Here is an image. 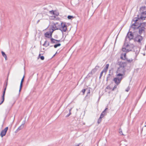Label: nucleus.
I'll list each match as a JSON object with an SVG mask.
<instances>
[{
	"instance_id": "f257e3e1",
	"label": "nucleus",
	"mask_w": 146,
	"mask_h": 146,
	"mask_svg": "<svg viewBox=\"0 0 146 146\" xmlns=\"http://www.w3.org/2000/svg\"><path fill=\"white\" fill-rule=\"evenodd\" d=\"M138 18H135L133 19V21H135L134 23L131 26V28L134 29H138L139 27V25L141 24L140 22L141 20L139 19V15H138Z\"/></svg>"
},
{
	"instance_id": "f03ea898",
	"label": "nucleus",
	"mask_w": 146,
	"mask_h": 146,
	"mask_svg": "<svg viewBox=\"0 0 146 146\" xmlns=\"http://www.w3.org/2000/svg\"><path fill=\"white\" fill-rule=\"evenodd\" d=\"M125 71L124 68H118L117 71V73H118L117 76H121V77H122L123 75H124Z\"/></svg>"
},
{
	"instance_id": "7ed1b4c3",
	"label": "nucleus",
	"mask_w": 146,
	"mask_h": 146,
	"mask_svg": "<svg viewBox=\"0 0 146 146\" xmlns=\"http://www.w3.org/2000/svg\"><path fill=\"white\" fill-rule=\"evenodd\" d=\"M146 26V23H143L140 24L139 25V27L138 28L139 30V33L141 35L143 32H144L145 27Z\"/></svg>"
},
{
	"instance_id": "20e7f679",
	"label": "nucleus",
	"mask_w": 146,
	"mask_h": 146,
	"mask_svg": "<svg viewBox=\"0 0 146 146\" xmlns=\"http://www.w3.org/2000/svg\"><path fill=\"white\" fill-rule=\"evenodd\" d=\"M59 29L62 32H66L67 30V26L64 23H62Z\"/></svg>"
},
{
	"instance_id": "39448f33",
	"label": "nucleus",
	"mask_w": 146,
	"mask_h": 146,
	"mask_svg": "<svg viewBox=\"0 0 146 146\" xmlns=\"http://www.w3.org/2000/svg\"><path fill=\"white\" fill-rule=\"evenodd\" d=\"M8 80V79L7 78V82H6V85H5V88L4 89V90L3 93V96L2 97V99H1L2 101L0 103V105H1L3 103V102L4 100L5 94V91H6V89L7 88V84H8V82H7Z\"/></svg>"
},
{
	"instance_id": "423d86ee",
	"label": "nucleus",
	"mask_w": 146,
	"mask_h": 146,
	"mask_svg": "<svg viewBox=\"0 0 146 146\" xmlns=\"http://www.w3.org/2000/svg\"><path fill=\"white\" fill-rule=\"evenodd\" d=\"M122 78V77H121L120 78H115L113 79V81L116 84V85H118L120 83L121 81Z\"/></svg>"
},
{
	"instance_id": "0eeeda50",
	"label": "nucleus",
	"mask_w": 146,
	"mask_h": 146,
	"mask_svg": "<svg viewBox=\"0 0 146 146\" xmlns=\"http://www.w3.org/2000/svg\"><path fill=\"white\" fill-rule=\"evenodd\" d=\"M125 45L126 48L123 47L122 48V50L123 52H127L130 51H131V49H129L128 48V46H130L128 44H127L126 45H125L126 44H125Z\"/></svg>"
},
{
	"instance_id": "6e6552de",
	"label": "nucleus",
	"mask_w": 146,
	"mask_h": 146,
	"mask_svg": "<svg viewBox=\"0 0 146 146\" xmlns=\"http://www.w3.org/2000/svg\"><path fill=\"white\" fill-rule=\"evenodd\" d=\"M8 129V127H7L4 130H2L0 133V135L2 137L5 136Z\"/></svg>"
},
{
	"instance_id": "1a4fd4ad",
	"label": "nucleus",
	"mask_w": 146,
	"mask_h": 146,
	"mask_svg": "<svg viewBox=\"0 0 146 146\" xmlns=\"http://www.w3.org/2000/svg\"><path fill=\"white\" fill-rule=\"evenodd\" d=\"M133 35L132 33L131 32H128L127 33L126 36V38H128L129 40H131L133 39Z\"/></svg>"
},
{
	"instance_id": "9d476101",
	"label": "nucleus",
	"mask_w": 146,
	"mask_h": 146,
	"mask_svg": "<svg viewBox=\"0 0 146 146\" xmlns=\"http://www.w3.org/2000/svg\"><path fill=\"white\" fill-rule=\"evenodd\" d=\"M143 37L140 35H138L136 37L135 40L139 42H140L143 40Z\"/></svg>"
},
{
	"instance_id": "9b49d317",
	"label": "nucleus",
	"mask_w": 146,
	"mask_h": 146,
	"mask_svg": "<svg viewBox=\"0 0 146 146\" xmlns=\"http://www.w3.org/2000/svg\"><path fill=\"white\" fill-rule=\"evenodd\" d=\"M119 68H124V67L127 65V63L125 62H119Z\"/></svg>"
},
{
	"instance_id": "f8f14e48",
	"label": "nucleus",
	"mask_w": 146,
	"mask_h": 146,
	"mask_svg": "<svg viewBox=\"0 0 146 146\" xmlns=\"http://www.w3.org/2000/svg\"><path fill=\"white\" fill-rule=\"evenodd\" d=\"M52 32H46L45 34V36L48 38H51L52 37Z\"/></svg>"
},
{
	"instance_id": "ddd939ff",
	"label": "nucleus",
	"mask_w": 146,
	"mask_h": 146,
	"mask_svg": "<svg viewBox=\"0 0 146 146\" xmlns=\"http://www.w3.org/2000/svg\"><path fill=\"white\" fill-rule=\"evenodd\" d=\"M108 109V108H106L105 109V110L102 112V113L101 114L100 117L102 118L104 117V116L106 115L107 113H106V111Z\"/></svg>"
},
{
	"instance_id": "4468645a",
	"label": "nucleus",
	"mask_w": 146,
	"mask_h": 146,
	"mask_svg": "<svg viewBox=\"0 0 146 146\" xmlns=\"http://www.w3.org/2000/svg\"><path fill=\"white\" fill-rule=\"evenodd\" d=\"M109 64H107L105 67L104 68L103 70L102 71L104 72L105 73V74H106L107 70H108V68L109 67Z\"/></svg>"
},
{
	"instance_id": "2eb2a0df",
	"label": "nucleus",
	"mask_w": 146,
	"mask_h": 146,
	"mask_svg": "<svg viewBox=\"0 0 146 146\" xmlns=\"http://www.w3.org/2000/svg\"><path fill=\"white\" fill-rule=\"evenodd\" d=\"M121 58L122 59L125 60L126 59V53H123L121 54Z\"/></svg>"
},
{
	"instance_id": "dca6fc26",
	"label": "nucleus",
	"mask_w": 146,
	"mask_h": 146,
	"mask_svg": "<svg viewBox=\"0 0 146 146\" xmlns=\"http://www.w3.org/2000/svg\"><path fill=\"white\" fill-rule=\"evenodd\" d=\"M24 77H25L24 76H23V78H22V79L21 80V81L20 85V89H19V92H20L21 91V90L22 89V86H23V82L24 80Z\"/></svg>"
},
{
	"instance_id": "f3484780",
	"label": "nucleus",
	"mask_w": 146,
	"mask_h": 146,
	"mask_svg": "<svg viewBox=\"0 0 146 146\" xmlns=\"http://www.w3.org/2000/svg\"><path fill=\"white\" fill-rule=\"evenodd\" d=\"M24 123L22 124L21 126H20L17 129V130L15 131V132L16 133H17L18 131H19L21 129H23L24 126Z\"/></svg>"
},
{
	"instance_id": "a211bd4d",
	"label": "nucleus",
	"mask_w": 146,
	"mask_h": 146,
	"mask_svg": "<svg viewBox=\"0 0 146 146\" xmlns=\"http://www.w3.org/2000/svg\"><path fill=\"white\" fill-rule=\"evenodd\" d=\"M112 75H110V74H109L108 75L106 78V81L107 82L111 80L112 79Z\"/></svg>"
},
{
	"instance_id": "6ab92c4d",
	"label": "nucleus",
	"mask_w": 146,
	"mask_h": 146,
	"mask_svg": "<svg viewBox=\"0 0 146 146\" xmlns=\"http://www.w3.org/2000/svg\"><path fill=\"white\" fill-rule=\"evenodd\" d=\"M139 19L140 20H145V18H146V15H140L141 16H139Z\"/></svg>"
},
{
	"instance_id": "aec40b11",
	"label": "nucleus",
	"mask_w": 146,
	"mask_h": 146,
	"mask_svg": "<svg viewBox=\"0 0 146 146\" xmlns=\"http://www.w3.org/2000/svg\"><path fill=\"white\" fill-rule=\"evenodd\" d=\"M49 42L46 40L44 42V44H43V46L46 47L49 46Z\"/></svg>"
},
{
	"instance_id": "412c9836",
	"label": "nucleus",
	"mask_w": 146,
	"mask_h": 146,
	"mask_svg": "<svg viewBox=\"0 0 146 146\" xmlns=\"http://www.w3.org/2000/svg\"><path fill=\"white\" fill-rule=\"evenodd\" d=\"M51 43L52 44L57 43L56 40L55 39L53 38H50Z\"/></svg>"
},
{
	"instance_id": "4be33fe9",
	"label": "nucleus",
	"mask_w": 146,
	"mask_h": 146,
	"mask_svg": "<svg viewBox=\"0 0 146 146\" xmlns=\"http://www.w3.org/2000/svg\"><path fill=\"white\" fill-rule=\"evenodd\" d=\"M146 10V7L143 6L141 7L140 8V11L141 12H144V11Z\"/></svg>"
},
{
	"instance_id": "5701e85b",
	"label": "nucleus",
	"mask_w": 146,
	"mask_h": 146,
	"mask_svg": "<svg viewBox=\"0 0 146 146\" xmlns=\"http://www.w3.org/2000/svg\"><path fill=\"white\" fill-rule=\"evenodd\" d=\"M1 53L3 56L5 58V60H7V56L5 52H4L2 51H1Z\"/></svg>"
},
{
	"instance_id": "b1692460",
	"label": "nucleus",
	"mask_w": 146,
	"mask_h": 146,
	"mask_svg": "<svg viewBox=\"0 0 146 146\" xmlns=\"http://www.w3.org/2000/svg\"><path fill=\"white\" fill-rule=\"evenodd\" d=\"M141 133L146 134V127H144L142 129Z\"/></svg>"
},
{
	"instance_id": "393cba45",
	"label": "nucleus",
	"mask_w": 146,
	"mask_h": 146,
	"mask_svg": "<svg viewBox=\"0 0 146 146\" xmlns=\"http://www.w3.org/2000/svg\"><path fill=\"white\" fill-rule=\"evenodd\" d=\"M126 60L127 61L128 63L131 62L133 60L132 58L130 59H128V58H126Z\"/></svg>"
},
{
	"instance_id": "a878e982",
	"label": "nucleus",
	"mask_w": 146,
	"mask_h": 146,
	"mask_svg": "<svg viewBox=\"0 0 146 146\" xmlns=\"http://www.w3.org/2000/svg\"><path fill=\"white\" fill-rule=\"evenodd\" d=\"M129 45L130 46H128V48L129 49H131L132 50V49L134 47V45L132 44L130 45Z\"/></svg>"
},
{
	"instance_id": "bb28decb",
	"label": "nucleus",
	"mask_w": 146,
	"mask_h": 146,
	"mask_svg": "<svg viewBox=\"0 0 146 146\" xmlns=\"http://www.w3.org/2000/svg\"><path fill=\"white\" fill-rule=\"evenodd\" d=\"M61 45L60 43H58L57 44H56L54 45V47L55 48H56L57 47L60 46Z\"/></svg>"
},
{
	"instance_id": "cd10ccee",
	"label": "nucleus",
	"mask_w": 146,
	"mask_h": 146,
	"mask_svg": "<svg viewBox=\"0 0 146 146\" xmlns=\"http://www.w3.org/2000/svg\"><path fill=\"white\" fill-rule=\"evenodd\" d=\"M102 118L101 117H100V118H99L98 121V124H99L101 122Z\"/></svg>"
},
{
	"instance_id": "c85d7f7f",
	"label": "nucleus",
	"mask_w": 146,
	"mask_h": 146,
	"mask_svg": "<svg viewBox=\"0 0 146 146\" xmlns=\"http://www.w3.org/2000/svg\"><path fill=\"white\" fill-rule=\"evenodd\" d=\"M39 57L42 60H43L44 59V57L43 56H40V54H39Z\"/></svg>"
},
{
	"instance_id": "c756f323",
	"label": "nucleus",
	"mask_w": 146,
	"mask_h": 146,
	"mask_svg": "<svg viewBox=\"0 0 146 146\" xmlns=\"http://www.w3.org/2000/svg\"><path fill=\"white\" fill-rule=\"evenodd\" d=\"M96 71V70L94 68V69H93V70H92L91 71V74H94Z\"/></svg>"
},
{
	"instance_id": "7c9ffc66",
	"label": "nucleus",
	"mask_w": 146,
	"mask_h": 146,
	"mask_svg": "<svg viewBox=\"0 0 146 146\" xmlns=\"http://www.w3.org/2000/svg\"><path fill=\"white\" fill-rule=\"evenodd\" d=\"M69 19H71L74 18V17L72 16L68 15L67 17Z\"/></svg>"
},
{
	"instance_id": "2f4dec72",
	"label": "nucleus",
	"mask_w": 146,
	"mask_h": 146,
	"mask_svg": "<svg viewBox=\"0 0 146 146\" xmlns=\"http://www.w3.org/2000/svg\"><path fill=\"white\" fill-rule=\"evenodd\" d=\"M72 108L70 109L69 110V113L66 116V117H68L71 114V110Z\"/></svg>"
},
{
	"instance_id": "473e14b6",
	"label": "nucleus",
	"mask_w": 146,
	"mask_h": 146,
	"mask_svg": "<svg viewBox=\"0 0 146 146\" xmlns=\"http://www.w3.org/2000/svg\"><path fill=\"white\" fill-rule=\"evenodd\" d=\"M141 15H146V11H145L144 12H141Z\"/></svg>"
},
{
	"instance_id": "72a5a7b5",
	"label": "nucleus",
	"mask_w": 146,
	"mask_h": 146,
	"mask_svg": "<svg viewBox=\"0 0 146 146\" xmlns=\"http://www.w3.org/2000/svg\"><path fill=\"white\" fill-rule=\"evenodd\" d=\"M119 133L120 134H121L122 135H123L122 132V129H119Z\"/></svg>"
},
{
	"instance_id": "f704fd0d",
	"label": "nucleus",
	"mask_w": 146,
	"mask_h": 146,
	"mask_svg": "<svg viewBox=\"0 0 146 146\" xmlns=\"http://www.w3.org/2000/svg\"><path fill=\"white\" fill-rule=\"evenodd\" d=\"M100 68V67L98 66H96L95 68H94V69L97 71L98 69L99 68Z\"/></svg>"
},
{
	"instance_id": "c9c22d12",
	"label": "nucleus",
	"mask_w": 146,
	"mask_h": 146,
	"mask_svg": "<svg viewBox=\"0 0 146 146\" xmlns=\"http://www.w3.org/2000/svg\"><path fill=\"white\" fill-rule=\"evenodd\" d=\"M104 73L102 71V72H101L100 74V78L102 76L103 74Z\"/></svg>"
},
{
	"instance_id": "e433bc0d",
	"label": "nucleus",
	"mask_w": 146,
	"mask_h": 146,
	"mask_svg": "<svg viewBox=\"0 0 146 146\" xmlns=\"http://www.w3.org/2000/svg\"><path fill=\"white\" fill-rule=\"evenodd\" d=\"M117 85H115L112 89V91H114V90L117 87Z\"/></svg>"
},
{
	"instance_id": "4c0bfd02",
	"label": "nucleus",
	"mask_w": 146,
	"mask_h": 146,
	"mask_svg": "<svg viewBox=\"0 0 146 146\" xmlns=\"http://www.w3.org/2000/svg\"><path fill=\"white\" fill-rule=\"evenodd\" d=\"M86 90V89H83L81 91V92L83 93V94L84 95V93H85V91Z\"/></svg>"
},
{
	"instance_id": "58836bf2",
	"label": "nucleus",
	"mask_w": 146,
	"mask_h": 146,
	"mask_svg": "<svg viewBox=\"0 0 146 146\" xmlns=\"http://www.w3.org/2000/svg\"><path fill=\"white\" fill-rule=\"evenodd\" d=\"M106 89H108L110 90L111 89V87L110 86H108L107 87Z\"/></svg>"
},
{
	"instance_id": "ea45409f",
	"label": "nucleus",
	"mask_w": 146,
	"mask_h": 146,
	"mask_svg": "<svg viewBox=\"0 0 146 146\" xmlns=\"http://www.w3.org/2000/svg\"><path fill=\"white\" fill-rule=\"evenodd\" d=\"M50 12L51 13H52V14L53 15H54V11L53 10H52L51 11H50Z\"/></svg>"
},
{
	"instance_id": "a19ab883",
	"label": "nucleus",
	"mask_w": 146,
	"mask_h": 146,
	"mask_svg": "<svg viewBox=\"0 0 146 146\" xmlns=\"http://www.w3.org/2000/svg\"><path fill=\"white\" fill-rule=\"evenodd\" d=\"M130 90V88H129V87H128V88L125 90V91L126 92H128L129 90Z\"/></svg>"
},
{
	"instance_id": "79ce46f5",
	"label": "nucleus",
	"mask_w": 146,
	"mask_h": 146,
	"mask_svg": "<svg viewBox=\"0 0 146 146\" xmlns=\"http://www.w3.org/2000/svg\"><path fill=\"white\" fill-rule=\"evenodd\" d=\"M86 90H88V92H87V95H88V94H90V89H86Z\"/></svg>"
},
{
	"instance_id": "37998d69",
	"label": "nucleus",
	"mask_w": 146,
	"mask_h": 146,
	"mask_svg": "<svg viewBox=\"0 0 146 146\" xmlns=\"http://www.w3.org/2000/svg\"><path fill=\"white\" fill-rule=\"evenodd\" d=\"M111 70H110L109 71V74H110V75H112L113 73L112 72L111 73Z\"/></svg>"
},
{
	"instance_id": "c03bdc74",
	"label": "nucleus",
	"mask_w": 146,
	"mask_h": 146,
	"mask_svg": "<svg viewBox=\"0 0 146 146\" xmlns=\"http://www.w3.org/2000/svg\"><path fill=\"white\" fill-rule=\"evenodd\" d=\"M139 52V51H137V52H135L136 54H138Z\"/></svg>"
},
{
	"instance_id": "a18cd8bd",
	"label": "nucleus",
	"mask_w": 146,
	"mask_h": 146,
	"mask_svg": "<svg viewBox=\"0 0 146 146\" xmlns=\"http://www.w3.org/2000/svg\"><path fill=\"white\" fill-rule=\"evenodd\" d=\"M44 13L43 12H42V13H41V14H42V17H43V16H44L43 15H44V13Z\"/></svg>"
},
{
	"instance_id": "49530a36",
	"label": "nucleus",
	"mask_w": 146,
	"mask_h": 146,
	"mask_svg": "<svg viewBox=\"0 0 146 146\" xmlns=\"http://www.w3.org/2000/svg\"><path fill=\"white\" fill-rule=\"evenodd\" d=\"M57 41V42H60V40H56Z\"/></svg>"
},
{
	"instance_id": "de8ad7c7",
	"label": "nucleus",
	"mask_w": 146,
	"mask_h": 146,
	"mask_svg": "<svg viewBox=\"0 0 146 146\" xmlns=\"http://www.w3.org/2000/svg\"><path fill=\"white\" fill-rule=\"evenodd\" d=\"M44 15H45L46 16H47V17L48 16L46 14H44Z\"/></svg>"
},
{
	"instance_id": "09e8293b",
	"label": "nucleus",
	"mask_w": 146,
	"mask_h": 146,
	"mask_svg": "<svg viewBox=\"0 0 146 146\" xmlns=\"http://www.w3.org/2000/svg\"><path fill=\"white\" fill-rule=\"evenodd\" d=\"M40 20H38L37 21V23H38L39 22Z\"/></svg>"
},
{
	"instance_id": "8fccbe9b",
	"label": "nucleus",
	"mask_w": 146,
	"mask_h": 146,
	"mask_svg": "<svg viewBox=\"0 0 146 146\" xmlns=\"http://www.w3.org/2000/svg\"><path fill=\"white\" fill-rule=\"evenodd\" d=\"M55 54H54V55L53 56H54L55 55Z\"/></svg>"
},
{
	"instance_id": "3c124183",
	"label": "nucleus",
	"mask_w": 146,
	"mask_h": 146,
	"mask_svg": "<svg viewBox=\"0 0 146 146\" xmlns=\"http://www.w3.org/2000/svg\"><path fill=\"white\" fill-rule=\"evenodd\" d=\"M9 110L8 111V112H7L8 113V112H9Z\"/></svg>"
}]
</instances>
